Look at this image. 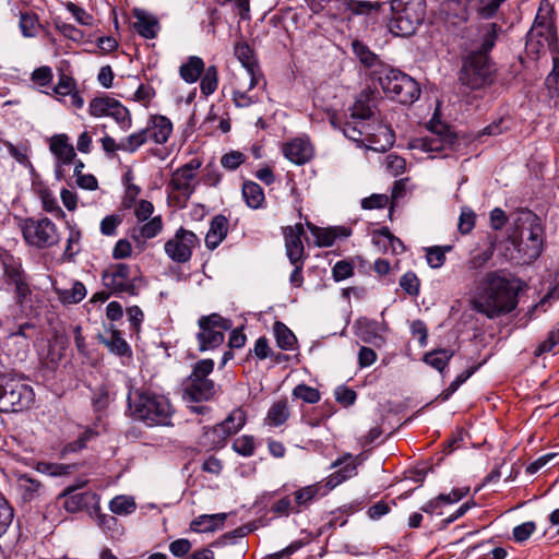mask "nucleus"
<instances>
[{
    "label": "nucleus",
    "instance_id": "79ce46f5",
    "mask_svg": "<svg viewBox=\"0 0 559 559\" xmlns=\"http://www.w3.org/2000/svg\"><path fill=\"white\" fill-rule=\"evenodd\" d=\"M90 516L96 520L98 527L104 532H114L116 530L117 519L111 514L102 513L99 501L90 510Z\"/></svg>",
    "mask_w": 559,
    "mask_h": 559
},
{
    "label": "nucleus",
    "instance_id": "052dcab7",
    "mask_svg": "<svg viewBox=\"0 0 559 559\" xmlns=\"http://www.w3.org/2000/svg\"><path fill=\"white\" fill-rule=\"evenodd\" d=\"M246 160L245 155L238 151L226 153L221 158L222 166L227 170L237 169Z\"/></svg>",
    "mask_w": 559,
    "mask_h": 559
},
{
    "label": "nucleus",
    "instance_id": "69168bd1",
    "mask_svg": "<svg viewBox=\"0 0 559 559\" xmlns=\"http://www.w3.org/2000/svg\"><path fill=\"white\" fill-rule=\"evenodd\" d=\"M80 239H81V231L76 229H71L69 238L67 240V247L64 250V255L68 259H72L74 255H76L80 252Z\"/></svg>",
    "mask_w": 559,
    "mask_h": 559
},
{
    "label": "nucleus",
    "instance_id": "473e14b6",
    "mask_svg": "<svg viewBox=\"0 0 559 559\" xmlns=\"http://www.w3.org/2000/svg\"><path fill=\"white\" fill-rule=\"evenodd\" d=\"M242 197L251 209H259L264 202V192L260 185L248 181L242 186Z\"/></svg>",
    "mask_w": 559,
    "mask_h": 559
},
{
    "label": "nucleus",
    "instance_id": "0eeeda50",
    "mask_svg": "<svg viewBox=\"0 0 559 559\" xmlns=\"http://www.w3.org/2000/svg\"><path fill=\"white\" fill-rule=\"evenodd\" d=\"M34 391L31 385L12 374H0V411L20 412L28 408L34 401Z\"/></svg>",
    "mask_w": 559,
    "mask_h": 559
},
{
    "label": "nucleus",
    "instance_id": "1a4fd4ad",
    "mask_svg": "<svg viewBox=\"0 0 559 559\" xmlns=\"http://www.w3.org/2000/svg\"><path fill=\"white\" fill-rule=\"evenodd\" d=\"M198 324L200 332L197 338L201 352L218 347L224 342V332L231 329V321L218 313L201 317Z\"/></svg>",
    "mask_w": 559,
    "mask_h": 559
},
{
    "label": "nucleus",
    "instance_id": "a211bd4d",
    "mask_svg": "<svg viewBox=\"0 0 559 559\" xmlns=\"http://www.w3.org/2000/svg\"><path fill=\"white\" fill-rule=\"evenodd\" d=\"M283 153L292 163L302 165L311 158L312 147L302 139H294L284 145Z\"/></svg>",
    "mask_w": 559,
    "mask_h": 559
},
{
    "label": "nucleus",
    "instance_id": "f03ea898",
    "mask_svg": "<svg viewBox=\"0 0 559 559\" xmlns=\"http://www.w3.org/2000/svg\"><path fill=\"white\" fill-rule=\"evenodd\" d=\"M129 408L132 416L147 426H169L174 413L169 400L150 390L129 393Z\"/></svg>",
    "mask_w": 559,
    "mask_h": 559
},
{
    "label": "nucleus",
    "instance_id": "6e6552de",
    "mask_svg": "<svg viewBox=\"0 0 559 559\" xmlns=\"http://www.w3.org/2000/svg\"><path fill=\"white\" fill-rule=\"evenodd\" d=\"M493 64L488 56L472 51L465 59L460 81L472 90H478L493 82Z\"/></svg>",
    "mask_w": 559,
    "mask_h": 559
},
{
    "label": "nucleus",
    "instance_id": "58836bf2",
    "mask_svg": "<svg viewBox=\"0 0 559 559\" xmlns=\"http://www.w3.org/2000/svg\"><path fill=\"white\" fill-rule=\"evenodd\" d=\"M218 85V70L216 66L204 68V75L201 79V93L205 96L213 94Z\"/></svg>",
    "mask_w": 559,
    "mask_h": 559
},
{
    "label": "nucleus",
    "instance_id": "680f3d73",
    "mask_svg": "<svg viewBox=\"0 0 559 559\" xmlns=\"http://www.w3.org/2000/svg\"><path fill=\"white\" fill-rule=\"evenodd\" d=\"M122 223V217L112 214L104 217L100 222V233L105 236H115L118 226Z\"/></svg>",
    "mask_w": 559,
    "mask_h": 559
},
{
    "label": "nucleus",
    "instance_id": "ddd939ff",
    "mask_svg": "<svg viewBox=\"0 0 559 559\" xmlns=\"http://www.w3.org/2000/svg\"><path fill=\"white\" fill-rule=\"evenodd\" d=\"M104 285L116 294L136 295L134 277L131 276V267L124 263L112 265L103 273Z\"/></svg>",
    "mask_w": 559,
    "mask_h": 559
},
{
    "label": "nucleus",
    "instance_id": "de8ad7c7",
    "mask_svg": "<svg viewBox=\"0 0 559 559\" xmlns=\"http://www.w3.org/2000/svg\"><path fill=\"white\" fill-rule=\"evenodd\" d=\"M112 102L111 97H95L90 103L88 111L94 117L109 116Z\"/></svg>",
    "mask_w": 559,
    "mask_h": 559
},
{
    "label": "nucleus",
    "instance_id": "2f4dec72",
    "mask_svg": "<svg viewBox=\"0 0 559 559\" xmlns=\"http://www.w3.org/2000/svg\"><path fill=\"white\" fill-rule=\"evenodd\" d=\"M502 27L497 23H487L481 26V43L477 50L474 52H481L488 56V52L495 47Z\"/></svg>",
    "mask_w": 559,
    "mask_h": 559
},
{
    "label": "nucleus",
    "instance_id": "f704fd0d",
    "mask_svg": "<svg viewBox=\"0 0 559 559\" xmlns=\"http://www.w3.org/2000/svg\"><path fill=\"white\" fill-rule=\"evenodd\" d=\"M289 408L285 400L275 402L269 409L266 421L269 425L277 427L283 425L289 418Z\"/></svg>",
    "mask_w": 559,
    "mask_h": 559
},
{
    "label": "nucleus",
    "instance_id": "4d7b16f0",
    "mask_svg": "<svg viewBox=\"0 0 559 559\" xmlns=\"http://www.w3.org/2000/svg\"><path fill=\"white\" fill-rule=\"evenodd\" d=\"M420 282L414 272L405 273L400 280V286L411 296L419 294Z\"/></svg>",
    "mask_w": 559,
    "mask_h": 559
},
{
    "label": "nucleus",
    "instance_id": "20e7f679",
    "mask_svg": "<svg viewBox=\"0 0 559 559\" xmlns=\"http://www.w3.org/2000/svg\"><path fill=\"white\" fill-rule=\"evenodd\" d=\"M3 276L9 290L12 293L15 306L21 313L29 316L34 308L36 295L34 294L29 276L22 267L21 262L12 257L3 261Z\"/></svg>",
    "mask_w": 559,
    "mask_h": 559
},
{
    "label": "nucleus",
    "instance_id": "72a5a7b5",
    "mask_svg": "<svg viewBox=\"0 0 559 559\" xmlns=\"http://www.w3.org/2000/svg\"><path fill=\"white\" fill-rule=\"evenodd\" d=\"M274 334L277 346L284 350H292L297 343L295 334L283 322L276 321L274 323Z\"/></svg>",
    "mask_w": 559,
    "mask_h": 559
},
{
    "label": "nucleus",
    "instance_id": "a18cd8bd",
    "mask_svg": "<svg viewBox=\"0 0 559 559\" xmlns=\"http://www.w3.org/2000/svg\"><path fill=\"white\" fill-rule=\"evenodd\" d=\"M109 508L114 514L126 515L135 510V503L126 496H117L110 501Z\"/></svg>",
    "mask_w": 559,
    "mask_h": 559
},
{
    "label": "nucleus",
    "instance_id": "7ed1b4c3",
    "mask_svg": "<svg viewBox=\"0 0 559 559\" xmlns=\"http://www.w3.org/2000/svg\"><path fill=\"white\" fill-rule=\"evenodd\" d=\"M390 31L396 36L414 34L425 20V0H391Z\"/></svg>",
    "mask_w": 559,
    "mask_h": 559
},
{
    "label": "nucleus",
    "instance_id": "3c124183",
    "mask_svg": "<svg viewBox=\"0 0 559 559\" xmlns=\"http://www.w3.org/2000/svg\"><path fill=\"white\" fill-rule=\"evenodd\" d=\"M76 88V82L71 76L61 72L57 85L52 88V92L60 96H68Z\"/></svg>",
    "mask_w": 559,
    "mask_h": 559
},
{
    "label": "nucleus",
    "instance_id": "e433bc0d",
    "mask_svg": "<svg viewBox=\"0 0 559 559\" xmlns=\"http://www.w3.org/2000/svg\"><path fill=\"white\" fill-rule=\"evenodd\" d=\"M357 324L359 326L361 334L364 335L362 340L365 342H372L373 340L382 341V336L380 334L382 328L381 324L376 320L361 318L357 321Z\"/></svg>",
    "mask_w": 559,
    "mask_h": 559
},
{
    "label": "nucleus",
    "instance_id": "4be33fe9",
    "mask_svg": "<svg viewBox=\"0 0 559 559\" xmlns=\"http://www.w3.org/2000/svg\"><path fill=\"white\" fill-rule=\"evenodd\" d=\"M98 341L104 344L110 353L120 357H131L132 350L126 340L121 336L120 331L111 330L109 336L98 334Z\"/></svg>",
    "mask_w": 559,
    "mask_h": 559
},
{
    "label": "nucleus",
    "instance_id": "6ab92c4d",
    "mask_svg": "<svg viewBox=\"0 0 559 559\" xmlns=\"http://www.w3.org/2000/svg\"><path fill=\"white\" fill-rule=\"evenodd\" d=\"M145 129H148V139L157 144H164L168 141L173 132V123L165 116H153Z\"/></svg>",
    "mask_w": 559,
    "mask_h": 559
},
{
    "label": "nucleus",
    "instance_id": "ea45409f",
    "mask_svg": "<svg viewBox=\"0 0 559 559\" xmlns=\"http://www.w3.org/2000/svg\"><path fill=\"white\" fill-rule=\"evenodd\" d=\"M86 296V288L81 282H74L70 289L59 290V299L63 304H78Z\"/></svg>",
    "mask_w": 559,
    "mask_h": 559
},
{
    "label": "nucleus",
    "instance_id": "5701e85b",
    "mask_svg": "<svg viewBox=\"0 0 559 559\" xmlns=\"http://www.w3.org/2000/svg\"><path fill=\"white\" fill-rule=\"evenodd\" d=\"M342 466L338 471L331 474L328 478V485L335 487L344 480L350 478L356 473V465L353 462L352 454H345L342 459H338L332 464V467Z\"/></svg>",
    "mask_w": 559,
    "mask_h": 559
},
{
    "label": "nucleus",
    "instance_id": "4c0bfd02",
    "mask_svg": "<svg viewBox=\"0 0 559 559\" xmlns=\"http://www.w3.org/2000/svg\"><path fill=\"white\" fill-rule=\"evenodd\" d=\"M453 353L448 349H437L430 353H427L424 356V361L438 371L442 372L443 369L448 366Z\"/></svg>",
    "mask_w": 559,
    "mask_h": 559
},
{
    "label": "nucleus",
    "instance_id": "0e129e2a",
    "mask_svg": "<svg viewBox=\"0 0 559 559\" xmlns=\"http://www.w3.org/2000/svg\"><path fill=\"white\" fill-rule=\"evenodd\" d=\"M233 449L241 455H251L254 451V440L249 436L239 437L234 441Z\"/></svg>",
    "mask_w": 559,
    "mask_h": 559
},
{
    "label": "nucleus",
    "instance_id": "aec40b11",
    "mask_svg": "<svg viewBox=\"0 0 559 559\" xmlns=\"http://www.w3.org/2000/svg\"><path fill=\"white\" fill-rule=\"evenodd\" d=\"M134 17L136 21L134 22L133 27L139 35L147 39H153L157 36L160 26L155 16L143 10L135 9Z\"/></svg>",
    "mask_w": 559,
    "mask_h": 559
},
{
    "label": "nucleus",
    "instance_id": "393cba45",
    "mask_svg": "<svg viewBox=\"0 0 559 559\" xmlns=\"http://www.w3.org/2000/svg\"><path fill=\"white\" fill-rule=\"evenodd\" d=\"M227 519V513L202 514L190 523V528L194 532L206 533L221 528Z\"/></svg>",
    "mask_w": 559,
    "mask_h": 559
},
{
    "label": "nucleus",
    "instance_id": "f257e3e1",
    "mask_svg": "<svg viewBox=\"0 0 559 559\" xmlns=\"http://www.w3.org/2000/svg\"><path fill=\"white\" fill-rule=\"evenodd\" d=\"M520 290V282L502 275L500 271L488 272L471 300L472 308L488 319L500 318L516 308Z\"/></svg>",
    "mask_w": 559,
    "mask_h": 559
},
{
    "label": "nucleus",
    "instance_id": "49530a36",
    "mask_svg": "<svg viewBox=\"0 0 559 559\" xmlns=\"http://www.w3.org/2000/svg\"><path fill=\"white\" fill-rule=\"evenodd\" d=\"M452 249L451 246L439 247L435 246L427 250V263L432 269L441 267L445 262V252Z\"/></svg>",
    "mask_w": 559,
    "mask_h": 559
},
{
    "label": "nucleus",
    "instance_id": "8fccbe9b",
    "mask_svg": "<svg viewBox=\"0 0 559 559\" xmlns=\"http://www.w3.org/2000/svg\"><path fill=\"white\" fill-rule=\"evenodd\" d=\"M475 212L471 207L463 206L461 210L457 225L460 233L463 235L468 234L475 226Z\"/></svg>",
    "mask_w": 559,
    "mask_h": 559
},
{
    "label": "nucleus",
    "instance_id": "b1692460",
    "mask_svg": "<svg viewBox=\"0 0 559 559\" xmlns=\"http://www.w3.org/2000/svg\"><path fill=\"white\" fill-rule=\"evenodd\" d=\"M50 151L62 164H70L75 157L74 147L66 134L53 135L50 140Z\"/></svg>",
    "mask_w": 559,
    "mask_h": 559
},
{
    "label": "nucleus",
    "instance_id": "c85d7f7f",
    "mask_svg": "<svg viewBox=\"0 0 559 559\" xmlns=\"http://www.w3.org/2000/svg\"><path fill=\"white\" fill-rule=\"evenodd\" d=\"M17 487L22 499L26 502L38 498L44 491L41 483L27 474H22L17 477Z\"/></svg>",
    "mask_w": 559,
    "mask_h": 559
},
{
    "label": "nucleus",
    "instance_id": "09e8293b",
    "mask_svg": "<svg viewBox=\"0 0 559 559\" xmlns=\"http://www.w3.org/2000/svg\"><path fill=\"white\" fill-rule=\"evenodd\" d=\"M293 395L296 399H300L309 404H314L320 401V392L317 389L306 384H298L295 386L293 390Z\"/></svg>",
    "mask_w": 559,
    "mask_h": 559
},
{
    "label": "nucleus",
    "instance_id": "cd10ccee",
    "mask_svg": "<svg viewBox=\"0 0 559 559\" xmlns=\"http://www.w3.org/2000/svg\"><path fill=\"white\" fill-rule=\"evenodd\" d=\"M194 179L195 176H191L178 168L173 173L169 186L173 191L179 192L187 200L195 190V186L192 183Z\"/></svg>",
    "mask_w": 559,
    "mask_h": 559
},
{
    "label": "nucleus",
    "instance_id": "bb28decb",
    "mask_svg": "<svg viewBox=\"0 0 559 559\" xmlns=\"http://www.w3.org/2000/svg\"><path fill=\"white\" fill-rule=\"evenodd\" d=\"M205 63L202 58L191 56L179 68V75L186 83H195L204 72Z\"/></svg>",
    "mask_w": 559,
    "mask_h": 559
},
{
    "label": "nucleus",
    "instance_id": "dca6fc26",
    "mask_svg": "<svg viewBox=\"0 0 559 559\" xmlns=\"http://www.w3.org/2000/svg\"><path fill=\"white\" fill-rule=\"evenodd\" d=\"M304 235L302 224H296L294 227H286L284 230L286 254L290 263L302 261L304 245L301 236Z\"/></svg>",
    "mask_w": 559,
    "mask_h": 559
},
{
    "label": "nucleus",
    "instance_id": "a19ab883",
    "mask_svg": "<svg viewBox=\"0 0 559 559\" xmlns=\"http://www.w3.org/2000/svg\"><path fill=\"white\" fill-rule=\"evenodd\" d=\"M148 140V129L132 133L120 142L121 151L133 153Z\"/></svg>",
    "mask_w": 559,
    "mask_h": 559
},
{
    "label": "nucleus",
    "instance_id": "f3484780",
    "mask_svg": "<svg viewBox=\"0 0 559 559\" xmlns=\"http://www.w3.org/2000/svg\"><path fill=\"white\" fill-rule=\"evenodd\" d=\"M185 394L193 402L207 401L215 394V384L210 379L188 378Z\"/></svg>",
    "mask_w": 559,
    "mask_h": 559
},
{
    "label": "nucleus",
    "instance_id": "e2e57ef3",
    "mask_svg": "<svg viewBox=\"0 0 559 559\" xmlns=\"http://www.w3.org/2000/svg\"><path fill=\"white\" fill-rule=\"evenodd\" d=\"M52 70L48 66H43L35 69L32 73V81L39 86H48L52 81Z\"/></svg>",
    "mask_w": 559,
    "mask_h": 559
},
{
    "label": "nucleus",
    "instance_id": "6e6d98bb",
    "mask_svg": "<svg viewBox=\"0 0 559 559\" xmlns=\"http://www.w3.org/2000/svg\"><path fill=\"white\" fill-rule=\"evenodd\" d=\"M13 520V509L9 502L0 497V537L7 532Z\"/></svg>",
    "mask_w": 559,
    "mask_h": 559
},
{
    "label": "nucleus",
    "instance_id": "7c9ffc66",
    "mask_svg": "<svg viewBox=\"0 0 559 559\" xmlns=\"http://www.w3.org/2000/svg\"><path fill=\"white\" fill-rule=\"evenodd\" d=\"M453 142L450 134L442 135L439 132H432L431 135L420 139L418 146L425 152H442L447 147H451Z\"/></svg>",
    "mask_w": 559,
    "mask_h": 559
},
{
    "label": "nucleus",
    "instance_id": "9b49d317",
    "mask_svg": "<svg viewBox=\"0 0 559 559\" xmlns=\"http://www.w3.org/2000/svg\"><path fill=\"white\" fill-rule=\"evenodd\" d=\"M199 243L197 235L183 227L177 229L173 238L165 242V253L177 263H186L191 259L192 250Z\"/></svg>",
    "mask_w": 559,
    "mask_h": 559
},
{
    "label": "nucleus",
    "instance_id": "423d86ee",
    "mask_svg": "<svg viewBox=\"0 0 559 559\" xmlns=\"http://www.w3.org/2000/svg\"><path fill=\"white\" fill-rule=\"evenodd\" d=\"M374 126L367 121H360L358 119H348L344 122L343 134L352 141L361 142L365 141L373 144L370 146L372 150L378 152H385L391 148L394 144V132L386 126L379 123L377 127L378 133H374Z\"/></svg>",
    "mask_w": 559,
    "mask_h": 559
},
{
    "label": "nucleus",
    "instance_id": "4468645a",
    "mask_svg": "<svg viewBox=\"0 0 559 559\" xmlns=\"http://www.w3.org/2000/svg\"><path fill=\"white\" fill-rule=\"evenodd\" d=\"M234 53L250 76L248 91H251L259 84V79L262 76L254 58L253 49L247 43L239 41L234 47Z\"/></svg>",
    "mask_w": 559,
    "mask_h": 559
},
{
    "label": "nucleus",
    "instance_id": "a878e982",
    "mask_svg": "<svg viewBox=\"0 0 559 559\" xmlns=\"http://www.w3.org/2000/svg\"><path fill=\"white\" fill-rule=\"evenodd\" d=\"M345 9L355 15L376 16L385 7V2L366 0H345Z\"/></svg>",
    "mask_w": 559,
    "mask_h": 559
},
{
    "label": "nucleus",
    "instance_id": "603ef678",
    "mask_svg": "<svg viewBox=\"0 0 559 559\" xmlns=\"http://www.w3.org/2000/svg\"><path fill=\"white\" fill-rule=\"evenodd\" d=\"M246 416L242 409H234L225 420L219 423L226 430L235 429V433L245 425Z\"/></svg>",
    "mask_w": 559,
    "mask_h": 559
},
{
    "label": "nucleus",
    "instance_id": "c756f323",
    "mask_svg": "<svg viewBox=\"0 0 559 559\" xmlns=\"http://www.w3.org/2000/svg\"><path fill=\"white\" fill-rule=\"evenodd\" d=\"M371 94L367 91L361 92L350 108V119L368 121L373 117V109L370 104Z\"/></svg>",
    "mask_w": 559,
    "mask_h": 559
},
{
    "label": "nucleus",
    "instance_id": "864d4df0",
    "mask_svg": "<svg viewBox=\"0 0 559 559\" xmlns=\"http://www.w3.org/2000/svg\"><path fill=\"white\" fill-rule=\"evenodd\" d=\"M493 255V247L490 246L481 252L475 253L467 261L468 270H480Z\"/></svg>",
    "mask_w": 559,
    "mask_h": 559
},
{
    "label": "nucleus",
    "instance_id": "37998d69",
    "mask_svg": "<svg viewBox=\"0 0 559 559\" xmlns=\"http://www.w3.org/2000/svg\"><path fill=\"white\" fill-rule=\"evenodd\" d=\"M204 429V438L214 447L222 444L228 437L235 435L234 428L231 430H226L221 424Z\"/></svg>",
    "mask_w": 559,
    "mask_h": 559
},
{
    "label": "nucleus",
    "instance_id": "c03bdc74",
    "mask_svg": "<svg viewBox=\"0 0 559 559\" xmlns=\"http://www.w3.org/2000/svg\"><path fill=\"white\" fill-rule=\"evenodd\" d=\"M109 117L114 118L123 130H127L131 127V116L129 110L115 98L111 103Z\"/></svg>",
    "mask_w": 559,
    "mask_h": 559
},
{
    "label": "nucleus",
    "instance_id": "5fc2aeb1",
    "mask_svg": "<svg viewBox=\"0 0 559 559\" xmlns=\"http://www.w3.org/2000/svg\"><path fill=\"white\" fill-rule=\"evenodd\" d=\"M312 234L316 237V242L319 247H331L337 235L336 229H322L318 227H311Z\"/></svg>",
    "mask_w": 559,
    "mask_h": 559
},
{
    "label": "nucleus",
    "instance_id": "39448f33",
    "mask_svg": "<svg viewBox=\"0 0 559 559\" xmlns=\"http://www.w3.org/2000/svg\"><path fill=\"white\" fill-rule=\"evenodd\" d=\"M381 85L384 94L404 105H412L420 96L418 83L408 74L388 66L379 72L374 80Z\"/></svg>",
    "mask_w": 559,
    "mask_h": 559
},
{
    "label": "nucleus",
    "instance_id": "2eb2a0df",
    "mask_svg": "<svg viewBox=\"0 0 559 559\" xmlns=\"http://www.w3.org/2000/svg\"><path fill=\"white\" fill-rule=\"evenodd\" d=\"M352 50L359 62L366 69L370 70L372 80H376L379 75V72H382V70L388 67V64L380 60L378 55L371 51L369 47L359 39H354L352 41Z\"/></svg>",
    "mask_w": 559,
    "mask_h": 559
},
{
    "label": "nucleus",
    "instance_id": "9d476101",
    "mask_svg": "<svg viewBox=\"0 0 559 559\" xmlns=\"http://www.w3.org/2000/svg\"><path fill=\"white\" fill-rule=\"evenodd\" d=\"M25 241L36 248H49L58 243L59 235L56 225L47 217L26 218L22 226Z\"/></svg>",
    "mask_w": 559,
    "mask_h": 559
},
{
    "label": "nucleus",
    "instance_id": "338daca9",
    "mask_svg": "<svg viewBox=\"0 0 559 559\" xmlns=\"http://www.w3.org/2000/svg\"><path fill=\"white\" fill-rule=\"evenodd\" d=\"M357 397L356 392L353 389L341 385L335 390V400L343 406L347 407L355 403Z\"/></svg>",
    "mask_w": 559,
    "mask_h": 559
},
{
    "label": "nucleus",
    "instance_id": "774afa93",
    "mask_svg": "<svg viewBox=\"0 0 559 559\" xmlns=\"http://www.w3.org/2000/svg\"><path fill=\"white\" fill-rule=\"evenodd\" d=\"M333 277L336 282L346 280L354 274V267L352 263L347 261H338L335 263L332 270Z\"/></svg>",
    "mask_w": 559,
    "mask_h": 559
},
{
    "label": "nucleus",
    "instance_id": "c9c22d12",
    "mask_svg": "<svg viewBox=\"0 0 559 559\" xmlns=\"http://www.w3.org/2000/svg\"><path fill=\"white\" fill-rule=\"evenodd\" d=\"M163 228V222L160 216H155L145 224H143L138 230L134 229L132 233V238L134 240L142 239H151L160 233Z\"/></svg>",
    "mask_w": 559,
    "mask_h": 559
},
{
    "label": "nucleus",
    "instance_id": "13d9d810",
    "mask_svg": "<svg viewBox=\"0 0 559 559\" xmlns=\"http://www.w3.org/2000/svg\"><path fill=\"white\" fill-rule=\"evenodd\" d=\"M71 466L57 463L39 462L37 463L36 469L40 473L50 476H61L69 473Z\"/></svg>",
    "mask_w": 559,
    "mask_h": 559
},
{
    "label": "nucleus",
    "instance_id": "412c9836",
    "mask_svg": "<svg viewBox=\"0 0 559 559\" xmlns=\"http://www.w3.org/2000/svg\"><path fill=\"white\" fill-rule=\"evenodd\" d=\"M468 10L465 2L448 0L445 2V24L448 27L459 28L468 20Z\"/></svg>",
    "mask_w": 559,
    "mask_h": 559
},
{
    "label": "nucleus",
    "instance_id": "f8f14e48",
    "mask_svg": "<svg viewBox=\"0 0 559 559\" xmlns=\"http://www.w3.org/2000/svg\"><path fill=\"white\" fill-rule=\"evenodd\" d=\"M84 481L76 486H68L59 496L58 501L69 513L86 510L90 513L98 502L99 496L93 491L78 492Z\"/></svg>",
    "mask_w": 559,
    "mask_h": 559
},
{
    "label": "nucleus",
    "instance_id": "bf43d9fd",
    "mask_svg": "<svg viewBox=\"0 0 559 559\" xmlns=\"http://www.w3.org/2000/svg\"><path fill=\"white\" fill-rule=\"evenodd\" d=\"M475 371L476 367H471L460 373L443 391L442 399L448 400Z\"/></svg>",
    "mask_w": 559,
    "mask_h": 559
}]
</instances>
